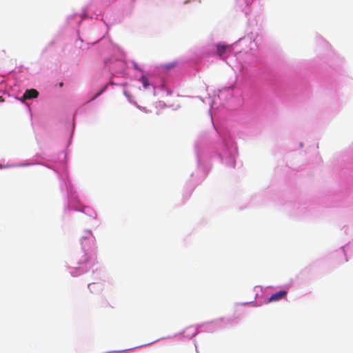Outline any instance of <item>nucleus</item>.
Segmentation results:
<instances>
[{
    "label": "nucleus",
    "instance_id": "obj_2",
    "mask_svg": "<svg viewBox=\"0 0 353 353\" xmlns=\"http://www.w3.org/2000/svg\"><path fill=\"white\" fill-rule=\"evenodd\" d=\"M39 95V92L34 89L27 90L23 97L26 99H31L37 98Z\"/></svg>",
    "mask_w": 353,
    "mask_h": 353
},
{
    "label": "nucleus",
    "instance_id": "obj_1",
    "mask_svg": "<svg viewBox=\"0 0 353 353\" xmlns=\"http://www.w3.org/2000/svg\"><path fill=\"white\" fill-rule=\"evenodd\" d=\"M287 295V291L286 290H280L272 295L270 296L269 298L268 301L269 302H274L278 301L283 298H284Z\"/></svg>",
    "mask_w": 353,
    "mask_h": 353
},
{
    "label": "nucleus",
    "instance_id": "obj_3",
    "mask_svg": "<svg viewBox=\"0 0 353 353\" xmlns=\"http://www.w3.org/2000/svg\"><path fill=\"white\" fill-rule=\"evenodd\" d=\"M228 48V46L224 44L216 45V54L218 56L221 57L225 52Z\"/></svg>",
    "mask_w": 353,
    "mask_h": 353
},
{
    "label": "nucleus",
    "instance_id": "obj_5",
    "mask_svg": "<svg viewBox=\"0 0 353 353\" xmlns=\"http://www.w3.org/2000/svg\"><path fill=\"white\" fill-rule=\"evenodd\" d=\"M140 81L143 84V86L144 88H148L150 83H149V80L148 79V77H146L145 76H141V78H140Z\"/></svg>",
    "mask_w": 353,
    "mask_h": 353
},
{
    "label": "nucleus",
    "instance_id": "obj_6",
    "mask_svg": "<svg viewBox=\"0 0 353 353\" xmlns=\"http://www.w3.org/2000/svg\"><path fill=\"white\" fill-rule=\"evenodd\" d=\"M134 68L136 69V70H140L139 68L138 67L137 64V63H134Z\"/></svg>",
    "mask_w": 353,
    "mask_h": 353
},
{
    "label": "nucleus",
    "instance_id": "obj_4",
    "mask_svg": "<svg viewBox=\"0 0 353 353\" xmlns=\"http://www.w3.org/2000/svg\"><path fill=\"white\" fill-rule=\"evenodd\" d=\"M177 65V63L176 61L165 63L161 65V68H164L166 70H170L174 68H175Z\"/></svg>",
    "mask_w": 353,
    "mask_h": 353
},
{
    "label": "nucleus",
    "instance_id": "obj_8",
    "mask_svg": "<svg viewBox=\"0 0 353 353\" xmlns=\"http://www.w3.org/2000/svg\"><path fill=\"white\" fill-rule=\"evenodd\" d=\"M59 86H60V87H62V86H63V83H59Z\"/></svg>",
    "mask_w": 353,
    "mask_h": 353
},
{
    "label": "nucleus",
    "instance_id": "obj_7",
    "mask_svg": "<svg viewBox=\"0 0 353 353\" xmlns=\"http://www.w3.org/2000/svg\"><path fill=\"white\" fill-rule=\"evenodd\" d=\"M4 101V99L3 98V97L0 96V102H3Z\"/></svg>",
    "mask_w": 353,
    "mask_h": 353
}]
</instances>
